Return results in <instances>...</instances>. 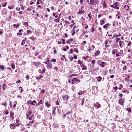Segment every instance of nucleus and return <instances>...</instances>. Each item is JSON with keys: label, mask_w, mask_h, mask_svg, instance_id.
<instances>
[{"label": "nucleus", "mask_w": 132, "mask_h": 132, "mask_svg": "<svg viewBox=\"0 0 132 132\" xmlns=\"http://www.w3.org/2000/svg\"><path fill=\"white\" fill-rule=\"evenodd\" d=\"M69 97L67 95L65 94V95L62 96V98L63 99L64 101H67L69 99Z\"/></svg>", "instance_id": "obj_1"}, {"label": "nucleus", "mask_w": 132, "mask_h": 132, "mask_svg": "<svg viewBox=\"0 0 132 132\" xmlns=\"http://www.w3.org/2000/svg\"><path fill=\"white\" fill-rule=\"evenodd\" d=\"M33 65L36 66H39L41 64V63L38 62H34L32 63Z\"/></svg>", "instance_id": "obj_2"}, {"label": "nucleus", "mask_w": 132, "mask_h": 132, "mask_svg": "<svg viewBox=\"0 0 132 132\" xmlns=\"http://www.w3.org/2000/svg\"><path fill=\"white\" fill-rule=\"evenodd\" d=\"M118 103L121 105L123 106V105L124 101L122 99L120 98L119 100Z\"/></svg>", "instance_id": "obj_3"}, {"label": "nucleus", "mask_w": 132, "mask_h": 132, "mask_svg": "<svg viewBox=\"0 0 132 132\" xmlns=\"http://www.w3.org/2000/svg\"><path fill=\"white\" fill-rule=\"evenodd\" d=\"M10 127L11 129H14L15 128V125L13 123H12L10 124Z\"/></svg>", "instance_id": "obj_4"}, {"label": "nucleus", "mask_w": 132, "mask_h": 132, "mask_svg": "<svg viewBox=\"0 0 132 132\" xmlns=\"http://www.w3.org/2000/svg\"><path fill=\"white\" fill-rule=\"evenodd\" d=\"M32 114V112L31 111H28V112L26 114L27 119H28L29 116Z\"/></svg>", "instance_id": "obj_5"}, {"label": "nucleus", "mask_w": 132, "mask_h": 132, "mask_svg": "<svg viewBox=\"0 0 132 132\" xmlns=\"http://www.w3.org/2000/svg\"><path fill=\"white\" fill-rule=\"evenodd\" d=\"M94 106L96 107H97V109H98L101 106L100 104L98 102L96 103L95 104H94Z\"/></svg>", "instance_id": "obj_6"}, {"label": "nucleus", "mask_w": 132, "mask_h": 132, "mask_svg": "<svg viewBox=\"0 0 132 132\" xmlns=\"http://www.w3.org/2000/svg\"><path fill=\"white\" fill-rule=\"evenodd\" d=\"M47 68L48 69H51L52 67V65L51 64H47Z\"/></svg>", "instance_id": "obj_7"}, {"label": "nucleus", "mask_w": 132, "mask_h": 132, "mask_svg": "<svg viewBox=\"0 0 132 132\" xmlns=\"http://www.w3.org/2000/svg\"><path fill=\"white\" fill-rule=\"evenodd\" d=\"M100 51L98 50H97L96 53L94 54V56H95L99 55L100 54Z\"/></svg>", "instance_id": "obj_8"}, {"label": "nucleus", "mask_w": 132, "mask_h": 132, "mask_svg": "<svg viewBox=\"0 0 132 132\" xmlns=\"http://www.w3.org/2000/svg\"><path fill=\"white\" fill-rule=\"evenodd\" d=\"M119 43L120 44L119 46L120 47H122L123 46V45L122 46V44L124 43V42L120 40L119 41Z\"/></svg>", "instance_id": "obj_9"}, {"label": "nucleus", "mask_w": 132, "mask_h": 132, "mask_svg": "<svg viewBox=\"0 0 132 132\" xmlns=\"http://www.w3.org/2000/svg\"><path fill=\"white\" fill-rule=\"evenodd\" d=\"M96 79H97V81L98 82H100L101 81V80L102 79V78L101 76H99L97 77H96Z\"/></svg>", "instance_id": "obj_10"}, {"label": "nucleus", "mask_w": 132, "mask_h": 132, "mask_svg": "<svg viewBox=\"0 0 132 132\" xmlns=\"http://www.w3.org/2000/svg\"><path fill=\"white\" fill-rule=\"evenodd\" d=\"M109 23H107L105 24H104L103 26V28L104 29H105L107 28L108 26L109 25Z\"/></svg>", "instance_id": "obj_11"}, {"label": "nucleus", "mask_w": 132, "mask_h": 132, "mask_svg": "<svg viewBox=\"0 0 132 132\" xmlns=\"http://www.w3.org/2000/svg\"><path fill=\"white\" fill-rule=\"evenodd\" d=\"M83 67V68H82V70H86L87 69V68L83 64H82L81 65V67Z\"/></svg>", "instance_id": "obj_12"}, {"label": "nucleus", "mask_w": 132, "mask_h": 132, "mask_svg": "<svg viewBox=\"0 0 132 132\" xmlns=\"http://www.w3.org/2000/svg\"><path fill=\"white\" fill-rule=\"evenodd\" d=\"M73 81H74V82H80V81L79 80L75 78L73 79Z\"/></svg>", "instance_id": "obj_13"}, {"label": "nucleus", "mask_w": 132, "mask_h": 132, "mask_svg": "<svg viewBox=\"0 0 132 132\" xmlns=\"http://www.w3.org/2000/svg\"><path fill=\"white\" fill-rule=\"evenodd\" d=\"M105 64V63L104 62H103L101 63L100 66H101L103 68L104 67V65Z\"/></svg>", "instance_id": "obj_14"}, {"label": "nucleus", "mask_w": 132, "mask_h": 132, "mask_svg": "<svg viewBox=\"0 0 132 132\" xmlns=\"http://www.w3.org/2000/svg\"><path fill=\"white\" fill-rule=\"evenodd\" d=\"M84 13V11L80 10V9L79 10V11L78 13V14H83Z\"/></svg>", "instance_id": "obj_15"}, {"label": "nucleus", "mask_w": 132, "mask_h": 132, "mask_svg": "<svg viewBox=\"0 0 132 132\" xmlns=\"http://www.w3.org/2000/svg\"><path fill=\"white\" fill-rule=\"evenodd\" d=\"M10 116L12 117V118L13 119V115L14 114L13 112L11 111L10 113Z\"/></svg>", "instance_id": "obj_16"}, {"label": "nucleus", "mask_w": 132, "mask_h": 132, "mask_svg": "<svg viewBox=\"0 0 132 132\" xmlns=\"http://www.w3.org/2000/svg\"><path fill=\"white\" fill-rule=\"evenodd\" d=\"M43 76L42 75H40L39 77H36V79H37L38 80H39L41 78H43Z\"/></svg>", "instance_id": "obj_17"}, {"label": "nucleus", "mask_w": 132, "mask_h": 132, "mask_svg": "<svg viewBox=\"0 0 132 132\" xmlns=\"http://www.w3.org/2000/svg\"><path fill=\"white\" fill-rule=\"evenodd\" d=\"M46 106L47 108H49L50 106V104H48V102H47L45 103Z\"/></svg>", "instance_id": "obj_18"}, {"label": "nucleus", "mask_w": 132, "mask_h": 132, "mask_svg": "<svg viewBox=\"0 0 132 132\" xmlns=\"http://www.w3.org/2000/svg\"><path fill=\"white\" fill-rule=\"evenodd\" d=\"M17 103V102L16 101H15L14 102V103H13L14 105H13V108H15Z\"/></svg>", "instance_id": "obj_19"}, {"label": "nucleus", "mask_w": 132, "mask_h": 132, "mask_svg": "<svg viewBox=\"0 0 132 132\" xmlns=\"http://www.w3.org/2000/svg\"><path fill=\"white\" fill-rule=\"evenodd\" d=\"M36 103H37L36 101L34 100L32 102H31V104L32 105H35V104Z\"/></svg>", "instance_id": "obj_20"}, {"label": "nucleus", "mask_w": 132, "mask_h": 132, "mask_svg": "<svg viewBox=\"0 0 132 132\" xmlns=\"http://www.w3.org/2000/svg\"><path fill=\"white\" fill-rule=\"evenodd\" d=\"M98 30H99L100 31V32H101V33H99V34L101 35H102V32L101 31V28L99 27L98 29Z\"/></svg>", "instance_id": "obj_21"}, {"label": "nucleus", "mask_w": 132, "mask_h": 132, "mask_svg": "<svg viewBox=\"0 0 132 132\" xmlns=\"http://www.w3.org/2000/svg\"><path fill=\"white\" fill-rule=\"evenodd\" d=\"M108 43V41L107 40H106L104 42V44L105 45V47H108L109 46L108 45H107V44Z\"/></svg>", "instance_id": "obj_22"}, {"label": "nucleus", "mask_w": 132, "mask_h": 132, "mask_svg": "<svg viewBox=\"0 0 132 132\" xmlns=\"http://www.w3.org/2000/svg\"><path fill=\"white\" fill-rule=\"evenodd\" d=\"M42 100H40L39 102H38V103L36 104V107L39 104H43V103L42 102Z\"/></svg>", "instance_id": "obj_23"}, {"label": "nucleus", "mask_w": 132, "mask_h": 132, "mask_svg": "<svg viewBox=\"0 0 132 132\" xmlns=\"http://www.w3.org/2000/svg\"><path fill=\"white\" fill-rule=\"evenodd\" d=\"M84 92L83 91H82L81 92H79L78 93V95H80L81 94H83L84 93Z\"/></svg>", "instance_id": "obj_24"}, {"label": "nucleus", "mask_w": 132, "mask_h": 132, "mask_svg": "<svg viewBox=\"0 0 132 132\" xmlns=\"http://www.w3.org/2000/svg\"><path fill=\"white\" fill-rule=\"evenodd\" d=\"M6 85L5 84H3V90H4L6 89Z\"/></svg>", "instance_id": "obj_25"}, {"label": "nucleus", "mask_w": 132, "mask_h": 132, "mask_svg": "<svg viewBox=\"0 0 132 132\" xmlns=\"http://www.w3.org/2000/svg\"><path fill=\"white\" fill-rule=\"evenodd\" d=\"M127 110L128 111L129 113L131 112V109L130 108H127Z\"/></svg>", "instance_id": "obj_26"}, {"label": "nucleus", "mask_w": 132, "mask_h": 132, "mask_svg": "<svg viewBox=\"0 0 132 132\" xmlns=\"http://www.w3.org/2000/svg\"><path fill=\"white\" fill-rule=\"evenodd\" d=\"M19 26L20 24L19 23H18L17 25H16V24H14L13 25V26H14L16 27V28H17Z\"/></svg>", "instance_id": "obj_27"}, {"label": "nucleus", "mask_w": 132, "mask_h": 132, "mask_svg": "<svg viewBox=\"0 0 132 132\" xmlns=\"http://www.w3.org/2000/svg\"><path fill=\"white\" fill-rule=\"evenodd\" d=\"M49 63H50V61H49V59H47V61H46V62H45L44 63L45 64H48Z\"/></svg>", "instance_id": "obj_28"}, {"label": "nucleus", "mask_w": 132, "mask_h": 132, "mask_svg": "<svg viewBox=\"0 0 132 132\" xmlns=\"http://www.w3.org/2000/svg\"><path fill=\"white\" fill-rule=\"evenodd\" d=\"M2 105H4L5 107H6L7 106V103L6 102H4V103H2Z\"/></svg>", "instance_id": "obj_29"}, {"label": "nucleus", "mask_w": 132, "mask_h": 132, "mask_svg": "<svg viewBox=\"0 0 132 132\" xmlns=\"http://www.w3.org/2000/svg\"><path fill=\"white\" fill-rule=\"evenodd\" d=\"M31 100H30L29 101H27V104L28 105H30L31 104Z\"/></svg>", "instance_id": "obj_30"}, {"label": "nucleus", "mask_w": 132, "mask_h": 132, "mask_svg": "<svg viewBox=\"0 0 132 132\" xmlns=\"http://www.w3.org/2000/svg\"><path fill=\"white\" fill-rule=\"evenodd\" d=\"M56 108L55 107H54L53 109V111L52 114H54L55 113Z\"/></svg>", "instance_id": "obj_31"}, {"label": "nucleus", "mask_w": 132, "mask_h": 132, "mask_svg": "<svg viewBox=\"0 0 132 132\" xmlns=\"http://www.w3.org/2000/svg\"><path fill=\"white\" fill-rule=\"evenodd\" d=\"M10 107H9V108L10 109H12V103L11 101H10Z\"/></svg>", "instance_id": "obj_32"}, {"label": "nucleus", "mask_w": 132, "mask_h": 132, "mask_svg": "<svg viewBox=\"0 0 132 132\" xmlns=\"http://www.w3.org/2000/svg\"><path fill=\"white\" fill-rule=\"evenodd\" d=\"M101 63V61L100 60H98L97 62V64L100 65Z\"/></svg>", "instance_id": "obj_33"}, {"label": "nucleus", "mask_w": 132, "mask_h": 132, "mask_svg": "<svg viewBox=\"0 0 132 132\" xmlns=\"http://www.w3.org/2000/svg\"><path fill=\"white\" fill-rule=\"evenodd\" d=\"M101 23H100V24L101 25H103L105 23V22L103 20H102L101 21Z\"/></svg>", "instance_id": "obj_34"}, {"label": "nucleus", "mask_w": 132, "mask_h": 132, "mask_svg": "<svg viewBox=\"0 0 132 132\" xmlns=\"http://www.w3.org/2000/svg\"><path fill=\"white\" fill-rule=\"evenodd\" d=\"M0 68L2 70H3L4 69V67L2 65H1L0 66Z\"/></svg>", "instance_id": "obj_35"}, {"label": "nucleus", "mask_w": 132, "mask_h": 132, "mask_svg": "<svg viewBox=\"0 0 132 132\" xmlns=\"http://www.w3.org/2000/svg\"><path fill=\"white\" fill-rule=\"evenodd\" d=\"M118 3V2H116L114 3L113 4L114 5L116 6H118V5L117 4Z\"/></svg>", "instance_id": "obj_36"}, {"label": "nucleus", "mask_w": 132, "mask_h": 132, "mask_svg": "<svg viewBox=\"0 0 132 132\" xmlns=\"http://www.w3.org/2000/svg\"><path fill=\"white\" fill-rule=\"evenodd\" d=\"M91 14V13L90 12L88 14V16L89 17V19H92V16H90Z\"/></svg>", "instance_id": "obj_37"}, {"label": "nucleus", "mask_w": 132, "mask_h": 132, "mask_svg": "<svg viewBox=\"0 0 132 132\" xmlns=\"http://www.w3.org/2000/svg\"><path fill=\"white\" fill-rule=\"evenodd\" d=\"M124 8L125 9H128L129 8V7L128 5H125L124 6Z\"/></svg>", "instance_id": "obj_38"}, {"label": "nucleus", "mask_w": 132, "mask_h": 132, "mask_svg": "<svg viewBox=\"0 0 132 132\" xmlns=\"http://www.w3.org/2000/svg\"><path fill=\"white\" fill-rule=\"evenodd\" d=\"M92 1H93L96 3H97L98 2V0H92Z\"/></svg>", "instance_id": "obj_39"}, {"label": "nucleus", "mask_w": 132, "mask_h": 132, "mask_svg": "<svg viewBox=\"0 0 132 132\" xmlns=\"http://www.w3.org/2000/svg\"><path fill=\"white\" fill-rule=\"evenodd\" d=\"M11 66L13 69H14L15 68V66L14 64H12Z\"/></svg>", "instance_id": "obj_40"}, {"label": "nucleus", "mask_w": 132, "mask_h": 132, "mask_svg": "<svg viewBox=\"0 0 132 132\" xmlns=\"http://www.w3.org/2000/svg\"><path fill=\"white\" fill-rule=\"evenodd\" d=\"M23 24L24 25H26L27 26H28V22H25L23 23Z\"/></svg>", "instance_id": "obj_41"}, {"label": "nucleus", "mask_w": 132, "mask_h": 132, "mask_svg": "<svg viewBox=\"0 0 132 132\" xmlns=\"http://www.w3.org/2000/svg\"><path fill=\"white\" fill-rule=\"evenodd\" d=\"M73 49H71L70 50V52L69 53H70V54H72L73 52Z\"/></svg>", "instance_id": "obj_42"}, {"label": "nucleus", "mask_w": 132, "mask_h": 132, "mask_svg": "<svg viewBox=\"0 0 132 132\" xmlns=\"http://www.w3.org/2000/svg\"><path fill=\"white\" fill-rule=\"evenodd\" d=\"M51 61H53L54 62H55L56 61V60L55 59H54L52 60H51Z\"/></svg>", "instance_id": "obj_43"}, {"label": "nucleus", "mask_w": 132, "mask_h": 132, "mask_svg": "<svg viewBox=\"0 0 132 132\" xmlns=\"http://www.w3.org/2000/svg\"><path fill=\"white\" fill-rule=\"evenodd\" d=\"M95 62V61L94 60H92V64H94Z\"/></svg>", "instance_id": "obj_44"}, {"label": "nucleus", "mask_w": 132, "mask_h": 132, "mask_svg": "<svg viewBox=\"0 0 132 132\" xmlns=\"http://www.w3.org/2000/svg\"><path fill=\"white\" fill-rule=\"evenodd\" d=\"M84 98H83L82 100V102H81V105H83V104L84 102Z\"/></svg>", "instance_id": "obj_45"}, {"label": "nucleus", "mask_w": 132, "mask_h": 132, "mask_svg": "<svg viewBox=\"0 0 132 132\" xmlns=\"http://www.w3.org/2000/svg\"><path fill=\"white\" fill-rule=\"evenodd\" d=\"M45 68H44L43 70L42 71V74L44 73L45 72Z\"/></svg>", "instance_id": "obj_46"}, {"label": "nucleus", "mask_w": 132, "mask_h": 132, "mask_svg": "<svg viewBox=\"0 0 132 132\" xmlns=\"http://www.w3.org/2000/svg\"><path fill=\"white\" fill-rule=\"evenodd\" d=\"M95 31V28L93 27L91 28V31L93 32Z\"/></svg>", "instance_id": "obj_47"}, {"label": "nucleus", "mask_w": 132, "mask_h": 132, "mask_svg": "<svg viewBox=\"0 0 132 132\" xmlns=\"http://www.w3.org/2000/svg\"><path fill=\"white\" fill-rule=\"evenodd\" d=\"M60 20L59 19H55V21L56 22H59V21Z\"/></svg>", "instance_id": "obj_48"}, {"label": "nucleus", "mask_w": 132, "mask_h": 132, "mask_svg": "<svg viewBox=\"0 0 132 132\" xmlns=\"http://www.w3.org/2000/svg\"><path fill=\"white\" fill-rule=\"evenodd\" d=\"M74 51L77 53H78V51L77 49L76 48H75L74 49Z\"/></svg>", "instance_id": "obj_49"}, {"label": "nucleus", "mask_w": 132, "mask_h": 132, "mask_svg": "<svg viewBox=\"0 0 132 132\" xmlns=\"http://www.w3.org/2000/svg\"><path fill=\"white\" fill-rule=\"evenodd\" d=\"M7 4V3H5L4 4L2 5V6L3 7H5L6 5Z\"/></svg>", "instance_id": "obj_50"}, {"label": "nucleus", "mask_w": 132, "mask_h": 132, "mask_svg": "<svg viewBox=\"0 0 132 132\" xmlns=\"http://www.w3.org/2000/svg\"><path fill=\"white\" fill-rule=\"evenodd\" d=\"M38 71L39 73L42 74V70L41 69H39L38 70Z\"/></svg>", "instance_id": "obj_51"}, {"label": "nucleus", "mask_w": 132, "mask_h": 132, "mask_svg": "<svg viewBox=\"0 0 132 132\" xmlns=\"http://www.w3.org/2000/svg\"><path fill=\"white\" fill-rule=\"evenodd\" d=\"M27 39V38H25V39H24L22 41V43H25V41H26V40Z\"/></svg>", "instance_id": "obj_52"}, {"label": "nucleus", "mask_w": 132, "mask_h": 132, "mask_svg": "<svg viewBox=\"0 0 132 132\" xmlns=\"http://www.w3.org/2000/svg\"><path fill=\"white\" fill-rule=\"evenodd\" d=\"M119 95L120 97H122L123 96V94L121 93H119Z\"/></svg>", "instance_id": "obj_53"}, {"label": "nucleus", "mask_w": 132, "mask_h": 132, "mask_svg": "<svg viewBox=\"0 0 132 132\" xmlns=\"http://www.w3.org/2000/svg\"><path fill=\"white\" fill-rule=\"evenodd\" d=\"M112 54H115L116 53L115 50H112Z\"/></svg>", "instance_id": "obj_54"}, {"label": "nucleus", "mask_w": 132, "mask_h": 132, "mask_svg": "<svg viewBox=\"0 0 132 132\" xmlns=\"http://www.w3.org/2000/svg\"><path fill=\"white\" fill-rule=\"evenodd\" d=\"M29 76L28 75H27L26 76V78L27 80H29Z\"/></svg>", "instance_id": "obj_55"}, {"label": "nucleus", "mask_w": 132, "mask_h": 132, "mask_svg": "<svg viewBox=\"0 0 132 132\" xmlns=\"http://www.w3.org/2000/svg\"><path fill=\"white\" fill-rule=\"evenodd\" d=\"M66 43H70V39H69L67 41Z\"/></svg>", "instance_id": "obj_56"}, {"label": "nucleus", "mask_w": 132, "mask_h": 132, "mask_svg": "<svg viewBox=\"0 0 132 132\" xmlns=\"http://www.w3.org/2000/svg\"><path fill=\"white\" fill-rule=\"evenodd\" d=\"M9 114V112L8 111L6 110L5 113V114L6 115H7Z\"/></svg>", "instance_id": "obj_57"}, {"label": "nucleus", "mask_w": 132, "mask_h": 132, "mask_svg": "<svg viewBox=\"0 0 132 132\" xmlns=\"http://www.w3.org/2000/svg\"><path fill=\"white\" fill-rule=\"evenodd\" d=\"M78 64H79L80 65L82 63L81 61L80 60H79L78 61Z\"/></svg>", "instance_id": "obj_58"}, {"label": "nucleus", "mask_w": 132, "mask_h": 132, "mask_svg": "<svg viewBox=\"0 0 132 132\" xmlns=\"http://www.w3.org/2000/svg\"><path fill=\"white\" fill-rule=\"evenodd\" d=\"M127 68V67L126 65H125L124 66V67H123V69L124 70H126V69Z\"/></svg>", "instance_id": "obj_59"}, {"label": "nucleus", "mask_w": 132, "mask_h": 132, "mask_svg": "<svg viewBox=\"0 0 132 132\" xmlns=\"http://www.w3.org/2000/svg\"><path fill=\"white\" fill-rule=\"evenodd\" d=\"M27 34H29L31 33V31L30 30H29L27 31Z\"/></svg>", "instance_id": "obj_60"}, {"label": "nucleus", "mask_w": 132, "mask_h": 132, "mask_svg": "<svg viewBox=\"0 0 132 132\" xmlns=\"http://www.w3.org/2000/svg\"><path fill=\"white\" fill-rule=\"evenodd\" d=\"M116 43H117L118 41L120 40V38H118L116 39Z\"/></svg>", "instance_id": "obj_61"}, {"label": "nucleus", "mask_w": 132, "mask_h": 132, "mask_svg": "<svg viewBox=\"0 0 132 132\" xmlns=\"http://www.w3.org/2000/svg\"><path fill=\"white\" fill-rule=\"evenodd\" d=\"M65 40L64 39H62V44H65Z\"/></svg>", "instance_id": "obj_62"}, {"label": "nucleus", "mask_w": 132, "mask_h": 132, "mask_svg": "<svg viewBox=\"0 0 132 132\" xmlns=\"http://www.w3.org/2000/svg\"><path fill=\"white\" fill-rule=\"evenodd\" d=\"M111 7L114 8L115 9L116 6L114 5H112L111 6Z\"/></svg>", "instance_id": "obj_63"}, {"label": "nucleus", "mask_w": 132, "mask_h": 132, "mask_svg": "<svg viewBox=\"0 0 132 132\" xmlns=\"http://www.w3.org/2000/svg\"><path fill=\"white\" fill-rule=\"evenodd\" d=\"M8 8L9 9H13V7L12 6H9Z\"/></svg>", "instance_id": "obj_64"}]
</instances>
